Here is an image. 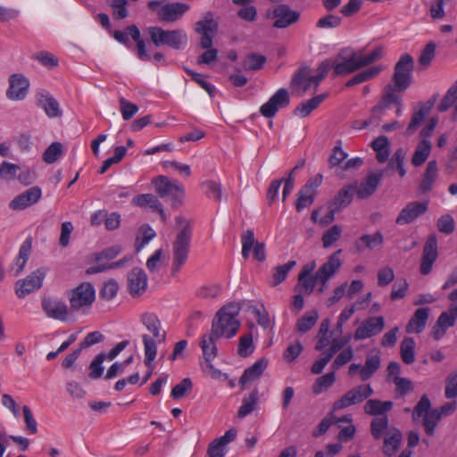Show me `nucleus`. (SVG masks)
Returning a JSON list of instances; mask_svg holds the SVG:
<instances>
[{
	"label": "nucleus",
	"instance_id": "54",
	"mask_svg": "<svg viewBox=\"0 0 457 457\" xmlns=\"http://www.w3.org/2000/svg\"><path fill=\"white\" fill-rule=\"evenodd\" d=\"M62 154V145L59 142L52 143L45 151L43 160L46 163H54Z\"/></svg>",
	"mask_w": 457,
	"mask_h": 457
},
{
	"label": "nucleus",
	"instance_id": "58",
	"mask_svg": "<svg viewBox=\"0 0 457 457\" xmlns=\"http://www.w3.org/2000/svg\"><path fill=\"white\" fill-rule=\"evenodd\" d=\"M342 235V228L338 225H334L328 229L322 237V244L325 248L330 247L337 242Z\"/></svg>",
	"mask_w": 457,
	"mask_h": 457
},
{
	"label": "nucleus",
	"instance_id": "39",
	"mask_svg": "<svg viewBox=\"0 0 457 457\" xmlns=\"http://www.w3.org/2000/svg\"><path fill=\"white\" fill-rule=\"evenodd\" d=\"M380 367V354H370L367 356L364 366L360 369V375L362 381L368 380Z\"/></svg>",
	"mask_w": 457,
	"mask_h": 457
},
{
	"label": "nucleus",
	"instance_id": "16",
	"mask_svg": "<svg viewBox=\"0 0 457 457\" xmlns=\"http://www.w3.org/2000/svg\"><path fill=\"white\" fill-rule=\"evenodd\" d=\"M9 87L6 90V97L11 101H21L26 98L29 88V80L21 73H15L9 78Z\"/></svg>",
	"mask_w": 457,
	"mask_h": 457
},
{
	"label": "nucleus",
	"instance_id": "10",
	"mask_svg": "<svg viewBox=\"0 0 457 457\" xmlns=\"http://www.w3.org/2000/svg\"><path fill=\"white\" fill-rule=\"evenodd\" d=\"M331 69V63L329 60L322 62L317 69V74L312 76L306 71H302L294 79V84L299 86L303 92H306L312 87L316 88L320 82L325 78L329 70Z\"/></svg>",
	"mask_w": 457,
	"mask_h": 457
},
{
	"label": "nucleus",
	"instance_id": "2",
	"mask_svg": "<svg viewBox=\"0 0 457 457\" xmlns=\"http://www.w3.org/2000/svg\"><path fill=\"white\" fill-rule=\"evenodd\" d=\"M455 408V403H449L439 409H431L430 401L428 397L424 395L413 409L412 420L416 423L421 421L426 434L433 436L441 418L453 413Z\"/></svg>",
	"mask_w": 457,
	"mask_h": 457
},
{
	"label": "nucleus",
	"instance_id": "6",
	"mask_svg": "<svg viewBox=\"0 0 457 457\" xmlns=\"http://www.w3.org/2000/svg\"><path fill=\"white\" fill-rule=\"evenodd\" d=\"M71 311L87 314L96 300V289L89 282H82L68 294Z\"/></svg>",
	"mask_w": 457,
	"mask_h": 457
},
{
	"label": "nucleus",
	"instance_id": "35",
	"mask_svg": "<svg viewBox=\"0 0 457 457\" xmlns=\"http://www.w3.org/2000/svg\"><path fill=\"white\" fill-rule=\"evenodd\" d=\"M31 252V241L29 239H26L21 245L19 248V253L17 258L14 261L12 270L14 272V276L20 275L24 270L26 263L29 260V254Z\"/></svg>",
	"mask_w": 457,
	"mask_h": 457
},
{
	"label": "nucleus",
	"instance_id": "3",
	"mask_svg": "<svg viewBox=\"0 0 457 457\" xmlns=\"http://www.w3.org/2000/svg\"><path fill=\"white\" fill-rule=\"evenodd\" d=\"M240 306L236 303L224 305L216 314L212 321L211 330L220 337H233L240 326L237 315Z\"/></svg>",
	"mask_w": 457,
	"mask_h": 457
},
{
	"label": "nucleus",
	"instance_id": "57",
	"mask_svg": "<svg viewBox=\"0 0 457 457\" xmlns=\"http://www.w3.org/2000/svg\"><path fill=\"white\" fill-rule=\"evenodd\" d=\"M353 199V187L351 186L344 187L335 198L334 204L337 210L347 206Z\"/></svg>",
	"mask_w": 457,
	"mask_h": 457
},
{
	"label": "nucleus",
	"instance_id": "5",
	"mask_svg": "<svg viewBox=\"0 0 457 457\" xmlns=\"http://www.w3.org/2000/svg\"><path fill=\"white\" fill-rule=\"evenodd\" d=\"M148 33L156 46H166L171 49L182 50L188 43L187 34L180 29L165 30L160 27H150Z\"/></svg>",
	"mask_w": 457,
	"mask_h": 457
},
{
	"label": "nucleus",
	"instance_id": "30",
	"mask_svg": "<svg viewBox=\"0 0 457 457\" xmlns=\"http://www.w3.org/2000/svg\"><path fill=\"white\" fill-rule=\"evenodd\" d=\"M189 10V5L183 3H172L163 5L158 11V17L161 21L172 22L176 21Z\"/></svg>",
	"mask_w": 457,
	"mask_h": 457
},
{
	"label": "nucleus",
	"instance_id": "13",
	"mask_svg": "<svg viewBox=\"0 0 457 457\" xmlns=\"http://www.w3.org/2000/svg\"><path fill=\"white\" fill-rule=\"evenodd\" d=\"M457 323V305H449L447 310L442 312L436 321L435 322L432 330L431 336L436 340L438 341L444 337L446 334L447 330L453 327H454Z\"/></svg>",
	"mask_w": 457,
	"mask_h": 457
},
{
	"label": "nucleus",
	"instance_id": "22",
	"mask_svg": "<svg viewBox=\"0 0 457 457\" xmlns=\"http://www.w3.org/2000/svg\"><path fill=\"white\" fill-rule=\"evenodd\" d=\"M128 290L131 296L137 297L143 295L148 286V278L140 268L131 270L127 277Z\"/></svg>",
	"mask_w": 457,
	"mask_h": 457
},
{
	"label": "nucleus",
	"instance_id": "64",
	"mask_svg": "<svg viewBox=\"0 0 457 457\" xmlns=\"http://www.w3.org/2000/svg\"><path fill=\"white\" fill-rule=\"evenodd\" d=\"M445 393L448 399L457 396V370L447 377Z\"/></svg>",
	"mask_w": 457,
	"mask_h": 457
},
{
	"label": "nucleus",
	"instance_id": "44",
	"mask_svg": "<svg viewBox=\"0 0 457 457\" xmlns=\"http://www.w3.org/2000/svg\"><path fill=\"white\" fill-rule=\"evenodd\" d=\"M325 98L326 95H320L302 103L295 109V114L302 118L307 117Z\"/></svg>",
	"mask_w": 457,
	"mask_h": 457
},
{
	"label": "nucleus",
	"instance_id": "37",
	"mask_svg": "<svg viewBox=\"0 0 457 457\" xmlns=\"http://www.w3.org/2000/svg\"><path fill=\"white\" fill-rule=\"evenodd\" d=\"M430 109V105L423 104L420 105L418 109L414 110L411 122L405 131L406 136H411L414 133V131L421 125L425 118L428 115Z\"/></svg>",
	"mask_w": 457,
	"mask_h": 457
},
{
	"label": "nucleus",
	"instance_id": "28",
	"mask_svg": "<svg viewBox=\"0 0 457 457\" xmlns=\"http://www.w3.org/2000/svg\"><path fill=\"white\" fill-rule=\"evenodd\" d=\"M220 338L218 335L210 330L200 337L199 345L203 352L204 361H212L218 355L216 341Z\"/></svg>",
	"mask_w": 457,
	"mask_h": 457
},
{
	"label": "nucleus",
	"instance_id": "48",
	"mask_svg": "<svg viewBox=\"0 0 457 457\" xmlns=\"http://www.w3.org/2000/svg\"><path fill=\"white\" fill-rule=\"evenodd\" d=\"M454 103H456L454 111L457 114V80L447 90L444 98L439 103L437 108L440 112H445L449 109Z\"/></svg>",
	"mask_w": 457,
	"mask_h": 457
},
{
	"label": "nucleus",
	"instance_id": "56",
	"mask_svg": "<svg viewBox=\"0 0 457 457\" xmlns=\"http://www.w3.org/2000/svg\"><path fill=\"white\" fill-rule=\"evenodd\" d=\"M266 59L260 54H250L243 62L242 69L244 71L260 70L265 63Z\"/></svg>",
	"mask_w": 457,
	"mask_h": 457
},
{
	"label": "nucleus",
	"instance_id": "49",
	"mask_svg": "<svg viewBox=\"0 0 457 457\" xmlns=\"http://www.w3.org/2000/svg\"><path fill=\"white\" fill-rule=\"evenodd\" d=\"M437 177V165L436 161H430L426 169V172L422 182L420 184L421 188L424 191L430 190Z\"/></svg>",
	"mask_w": 457,
	"mask_h": 457
},
{
	"label": "nucleus",
	"instance_id": "43",
	"mask_svg": "<svg viewBox=\"0 0 457 457\" xmlns=\"http://www.w3.org/2000/svg\"><path fill=\"white\" fill-rule=\"evenodd\" d=\"M382 71L380 65L370 67L356 75H354L348 82L347 86H353L363 83L376 78Z\"/></svg>",
	"mask_w": 457,
	"mask_h": 457
},
{
	"label": "nucleus",
	"instance_id": "17",
	"mask_svg": "<svg viewBox=\"0 0 457 457\" xmlns=\"http://www.w3.org/2000/svg\"><path fill=\"white\" fill-rule=\"evenodd\" d=\"M42 309L45 314L50 319L67 321L71 316L66 303L58 298H44L42 300Z\"/></svg>",
	"mask_w": 457,
	"mask_h": 457
},
{
	"label": "nucleus",
	"instance_id": "50",
	"mask_svg": "<svg viewBox=\"0 0 457 457\" xmlns=\"http://www.w3.org/2000/svg\"><path fill=\"white\" fill-rule=\"evenodd\" d=\"M319 313L316 311L306 312L296 323V328L300 333H306L317 322Z\"/></svg>",
	"mask_w": 457,
	"mask_h": 457
},
{
	"label": "nucleus",
	"instance_id": "21",
	"mask_svg": "<svg viewBox=\"0 0 457 457\" xmlns=\"http://www.w3.org/2000/svg\"><path fill=\"white\" fill-rule=\"evenodd\" d=\"M267 16L276 20L273 24L274 27L283 29L296 22L300 14L291 10L287 5L280 4L272 11H268Z\"/></svg>",
	"mask_w": 457,
	"mask_h": 457
},
{
	"label": "nucleus",
	"instance_id": "33",
	"mask_svg": "<svg viewBox=\"0 0 457 457\" xmlns=\"http://www.w3.org/2000/svg\"><path fill=\"white\" fill-rule=\"evenodd\" d=\"M383 176V172H372L370 173L365 180L361 182L356 187V194L360 198H366L372 195L376 190L381 178Z\"/></svg>",
	"mask_w": 457,
	"mask_h": 457
},
{
	"label": "nucleus",
	"instance_id": "26",
	"mask_svg": "<svg viewBox=\"0 0 457 457\" xmlns=\"http://www.w3.org/2000/svg\"><path fill=\"white\" fill-rule=\"evenodd\" d=\"M428 210L427 202H412L404 207L396 219V223L404 225L412 222Z\"/></svg>",
	"mask_w": 457,
	"mask_h": 457
},
{
	"label": "nucleus",
	"instance_id": "36",
	"mask_svg": "<svg viewBox=\"0 0 457 457\" xmlns=\"http://www.w3.org/2000/svg\"><path fill=\"white\" fill-rule=\"evenodd\" d=\"M38 105L45 111L49 118L61 116V110L58 102L49 94H42L38 99Z\"/></svg>",
	"mask_w": 457,
	"mask_h": 457
},
{
	"label": "nucleus",
	"instance_id": "46",
	"mask_svg": "<svg viewBox=\"0 0 457 457\" xmlns=\"http://www.w3.org/2000/svg\"><path fill=\"white\" fill-rule=\"evenodd\" d=\"M156 236L155 231L147 224L141 226L136 238L137 249H143Z\"/></svg>",
	"mask_w": 457,
	"mask_h": 457
},
{
	"label": "nucleus",
	"instance_id": "38",
	"mask_svg": "<svg viewBox=\"0 0 457 457\" xmlns=\"http://www.w3.org/2000/svg\"><path fill=\"white\" fill-rule=\"evenodd\" d=\"M371 147L376 152L377 160L385 162L388 160L390 154L389 140L385 136H379L371 142Z\"/></svg>",
	"mask_w": 457,
	"mask_h": 457
},
{
	"label": "nucleus",
	"instance_id": "59",
	"mask_svg": "<svg viewBox=\"0 0 457 457\" xmlns=\"http://www.w3.org/2000/svg\"><path fill=\"white\" fill-rule=\"evenodd\" d=\"M436 45L431 41L426 45L419 57V62L423 67L427 68L435 57Z\"/></svg>",
	"mask_w": 457,
	"mask_h": 457
},
{
	"label": "nucleus",
	"instance_id": "18",
	"mask_svg": "<svg viewBox=\"0 0 457 457\" xmlns=\"http://www.w3.org/2000/svg\"><path fill=\"white\" fill-rule=\"evenodd\" d=\"M242 255L244 258L249 256L253 250V259L262 262L266 259L265 245L255 240L254 234L252 230H246L241 237Z\"/></svg>",
	"mask_w": 457,
	"mask_h": 457
},
{
	"label": "nucleus",
	"instance_id": "63",
	"mask_svg": "<svg viewBox=\"0 0 457 457\" xmlns=\"http://www.w3.org/2000/svg\"><path fill=\"white\" fill-rule=\"evenodd\" d=\"M202 187L208 197L220 200L221 198V186L215 181H206L202 184Z\"/></svg>",
	"mask_w": 457,
	"mask_h": 457
},
{
	"label": "nucleus",
	"instance_id": "60",
	"mask_svg": "<svg viewBox=\"0 0 457 457\" xmlns=\"http://www.w3.org/2000/svg\"><path fill=\"white\" fill-rule=\"evenodd\" d=\"M303 346L300 341L290 344L283 353V359L286 362H293L303 352Z\"/></svg>",
	"mask_w": 457,
	"mask_h": 457
},
{
	"label": "nucleus",
	"instance_id": "29",
	"mask_svg": "<svg viewBox=\"0 0 457 457\" xmlns=\"http://www.w3.org/2000/svg\"><path fill=\"white\" fill-rule=\"evenodd\" d=\"M322 177L318 175L314 181H309L299 192V197L296 203L298 212L309 207L314 199L315 188L321 183Z\"/></svg>",
	"mask_w": 457,
	"mask_h": 457
},
{
	"label": "nucleus",
	"instance_id": "31",
	"mask_svg": "<svg viewBox=\"0 0 457 457\" xmlns=\"http://www.w3.org/2000/svg\"><path fill=\"white\" fill-rule=\"evenodd\" d=\"M132 204L141 208H148L152 211L158 212L162 217V220L165 221L167 220L166 214L163 211L162 204L153 194H141L135 196L132 199Z\"/></svg>",
	"mask_w": 457,
	"mask_h": 457
},
{
	"label": "nucleus",
	"instance_id": "42",
	"mask_svg": "<svg viewBox=\"0 0 457 457\" xmlns=\"http://www.w3.org/2000/svg\"><path fill=\"white\" fill-rule=\"evenodd\" d=\"M258 403V393L256 390L245 396L238 409L237 417L243 419L252 413Z\"/></svg>",
	"mask_w": 457,
	"mask_h": 457
},
{
	"label": "nucleus",
	"instance_id": "23",
	"mask_svg": "<svg viewBox=\"0 0 457 457\" xmlns=\"http://www.w3.org/2000/svg\"><path fill=\"white\" fill-rule=\"evenodd\" d=\"M437 239L436 237L432 235L427 239L421 258L420 272L423 275H428L433 268V264L437 259Z\"/></svg>",
	"mask_w": 457,
	"mask_h": 457
},
{
	"label": "nucleus",
	"instance_id": "61",
	"mask_svg": "<svg viewBox=\"0 0 457 457\" xmlns=\"http://www.w3.org/2000/svg\"><path fill=\"white\" fill-rule=\"evenodd\" d=\"M105 353L98 354L90 363L89 377L92 378H99L104 372L103 362L105 361Z\"/></svg>",
	"mask_w": 457,
	"mask_h": 457
},
{
	"label": "nucleus",
	"instance_id": "53",
	"mask_svg": "<svg viewBox=\"0 0 457 457\" xmlns=\"http://www.w3.org/2000/svg\"><path fill=\"white\" fill-rule=\"evenodd\" d=\"M389 428L386 417L376 418L372 420L370 424L371 434L376 439L381 438L384 433H386Z\"/></svg>",
	"mask_w": 457,
	"mask_h": 457
},
{
	"label": "nucleus",
	"instance_id": "19",
	"mask_svg": "<svg viewBox=\"0 0 457 457\" xmlns=\"http://www.w3.org/2000/svg\"><path fill=\"white\" fill-rule=\"evenodd\" d=\"M289 104V95L287 89L279 88L265 104L260 107V112L266 118L276 115L280 108Z\"/></svg>",
	"mask_w": 457,
	"mask_h": 457
},
{
	"label": "nucleus",
	"instance_id": "55",
	"mask_svg": "<svg viewBox=\"0 0 457 457\" xmlns=\"http://www.w3.org/2000/svg\"><path fill=\"white\" fill-rule=\"evenodd\" d=\"M358 54L361 60V65L363 68L380 60L384 55V49L383 47L378 46L369 54H364L362 52H358Z\"/></svg>",
	"mask_w": 457,
	"mask_h": 457
},
{
	"label": "nucleus",
	"instance_id": "41",
	"mask_svg": "<svg viewBox=\"0 0 457 457\" xmlns=\"http://www.w3.org/2000/svg\"><path fill=\"white\" fill-rule=\"evenodd\" d=\"M415 340L411 337H404L400 345V353L403 361L411 364L415 361Z\"/></svg>",
	"mask_w": 457,
	"mask_h": 457
},
{
	"label": "nucleus",
	"instance_id": "45",
	"mask_svg": "<svg viewBox=\"0 0 457 457\" xmlns=\"http://www.w3.org/2000/svg\"><path fill=\"white\" fill-rule=\"evenodd\" d=\"M393 403L378 400H369L364 405V411L370 415H379L392 409Z\"/></svg>",
	"mask_w": 457,
	"mask_h": 457
},
{
	"label": "nucleus",
	"instance_id": "32",
	"mask_svg": "<svg viewBox=\"0 0 457 457\" xmlns=\"http://www.w3.org/2000/svg\"><path fill=\"white\" fill-rule=\"evenodd\" d=\"M402 433L396 428H390L387 429L386 433V436L384 438V444L382 451L383 453L388 456L392 457L399 449V446L402 442Z\"/></svg>",
	"mask_w": 457,
	"mask_h": 457
},
{
	"label": "nucleus",
	"instance_id": "47",
	"mask_svg": "<svg viewBox=\"0 0 457 457\" xmlns=\"http://www.w3.org/2000/svg\"><path fill=\"white\" fill-rule=\"evenodd\" d=\"M336 381L335 372H329L323 376L319 377L313 386L312 392L314 395H320L322 392L328 390Z\"/></svg>",
	"mask_w": 457,
	"mask_h": 457
},
{
	"label": "nucleus",
	"instance_id": "62",
	"mask_svg": "<svg viewBox=\"0 0 457 457\" xmlns=\"http://www.w3.org/2000/svg\"><path fill=\"white\" fill-rule=\"evenodd\" d=\"M192 386L191 380L189 378H184L172 388L170 396L174 399H180L191 391Z\"/></svg>",
	"mask_w": 457,
	"mask_h": 457
},
{
	"label": "nucleus",
	"instance_id": "11",
	"mask_svg": "<svg viewBox=\"0 0 457 457\" xmlns=\"http://www.w3.org/2000/svg\"><path fill=\"white\" fill-rule=\"evenodd\" d=\"M46 275L44 268L37 269L23 279H19L15 283V293L19 298H24L26 295L38 290L43 285Z\"/></svg>",
	"mask_w": 457,
	"mask_h": 457
},
{
	"label": "nucleus",
	"instance_id": "24",
	"mask_svg": "<svg viewBox=\"0 0 457 457\" xmlns=\"http://www.w3.org/2000/svg\"><path fill=\"white\" fill-rule=\"evenodd\" d=\"M316 269V262L312 261L308 262L303 267L298 278V284L295 290H299L304 294H311L316 284H320L316 279V275L312 276V272Z\"/></svg>",
	"mask_w": 457,
	"mask_h": 457
},
{
	"label": "nucleus",
	"instance_id": "4",
	"mask_svg": "<svg viewBox=\"0 0 457 457\" xmlns=\"http://www.w3.org/2000/svg\"><path fill=\"white\" fill-rule=\"evenodd\" d=\"M176 221L179 231L172 247L173 262L171 270L173 273L178 272L186 263L191 239V229L188 221L183 217H178Z\"/></svg>",
	"mask_w": 457,
	"mask_h": 457
},
{
	"label": "nucleus",
	"instance_id": "14",
	"mask_svg": "<svg viewBox=\"0 0 457 457\" xmlns=\"http://www.w3.org/2000/svg\"><path fill=\"white\" fill-rule=\"evenodd\" d=\"M342 250H338L332 253L328 261L323 263L316 272V279L320 283V292H324L328 287V281L332 278L342 266L340 254Z\"/></svg>",
	"mask_w": 457,
	"mask_h": 457
},
{
	"label": "nucleus",
	"instance_id": "52",
	"mask_svg": "<svg viewBox=\"0 0 457 457\" xmlns=\"http://www.w3.org/2000/svg\"><path fill=\"white\" fill-rule=\"evenodd\" d=\"M295 264L296 262L295 261H290L284 265L278 266L274 270L270 284L275 287L283 282L286 279L289 270L293 269Z\"/></svg>",
	"mask_w": 457,
	"mask_h": 457
},
{
	"label": "nucleus",
	"instance_id": "7",
	"mask_svg": "<svg viewBox=\"0 0 457 457\" xmlns=\"http://www.w3.org/2000/svg\"><path fill=\"white\" fill-rule=\"evenodd\" d=\"M156 193L161 197H169L173 206H178L185 195V189L177 181H171L167 177L159 176L152 179Z\"/></svg>",
	"mask_w": 457,
	"mask_h": 457
},
{
	"label": "nucleus",
	"instance_id": "12",
	"mask_svg": "<svg viewBox=\"0 0 457 457\" xmlns=\"http://www.w3.org/2000/svg\"><path fill=\"white\" fill-rule=\"evenodd\" d=\"M330 63L337 75L348 74L362 68L358 52L344 51Z\"/></svg>",
	"mask_w": 457,
	"mask_h": 457
},
{
	"label": "nucleus",
	"instance_id": "8",
	"mask_svg": "<svg viewBox=\"0 0 457 457\" xmlns=\"http://www.w3.org/2000/svg\"><path fill=\"white\" fill-rule=\"evenodd\" d=\"M374 391L369 384L357 386L347 391L333 403V411L346 409L361 403L372 395Z\"/></svg>",
	"mask_w": 457,
	"mask_h": 457
},
{
	"label": "nucleus",
	"instance_id": "27",
	"mask_svg": "<svg viewBox=\"0 0 457 457\" xmlns=\"http://www.w3.org/2000/svg\"><path fill=\"white\" fill-rule=\"evenodd\" d=\"M268 365L269 360L267 358H261L256 361L244 371L239 379V385L245 388L247 385L257 380L267 369Z\"/></svg>",
	"mask_w": 457,
	"mask_h": 457
},
{
	"label": "nucleus",
	"instance_id": "40",
	"mask_svg": "<svg viewBox=\"0 0 457 457\" xmlns=\"http://www.w3.org/2000/svg\"><path fill=\"white\" fill-rule=\"evenodd\" d=\"M432 145L428 139H421L418 144L413 155L411 163L418 167L423 164L430 154Z\"/></svg>",
	"mask_w": 457,
	"mask_h": 457
},
{
	"label": "nucleus",
	"instance_id": "51",
	"mask_svg": "<svg viewBox=\"0 0 457 457\" xmlns=\"http://www.w3.org/2000/svg\"><path fill=\"white\" fill-rule=\"evenodd\" d=\"M451 0H435L429 6V15L433 21H442L446 16L445 5Z\"/></svg>",
	"mask_w": 457,
	"mask_h": 457
},
{
	"label": "nucleus",
	"instance_id": "1",
	"mask_svg": "<svg viewBox=\"0 0 457 457\" xmlns=\"http://www.w3.org/2000/svg\"><path fill=\"white\" fill-rule=\"evenodd\" d=\"M140 321L147 333L142 335L145 363L151 366L157 355V345L165 342L166 331L154 312H145L140 315Z\"/></svg>",
	"mask_w": 457,
	"mask_h": 457
},
{
	"label": "nucleus",
	"instance_id": "34",
	"mask_svg": "<svg viewBox=\"0 0 457 457\" xmlns=\"http://www.w3.org/2000/svg\"><path fill=\"white\" fill-rule=\"evenodd\" d=\"M428 317V308L417 309L406 326V332L410 334L422 332L427 325Z\"/></svg>",
	"mask_w": 457,
	"mask_h": 457
},
{
	"label": "nucleus",
	"instance_id": "9",
	"mask_svg": "<svg viewBox=\"0 0 457 457\" xmlns=\"http://www.w3.org/2000/svg\"><path fill=\"white\" fill-rule=\"evenodd\" d=\"M413 59L410 54H403L396 62L394 73L395 89L404 91L411 83Z\"/></svg>",
	"mask_w": 457,
	"mask_h": 457
},
{
	"label": "nucleus",
	"instance_id": "25",
	"mask_svg": "<svg viewBox=\"0 0 457 457\" xmlns=\"http://www.w3.org/2000/svg\"><path fill=\"white\" fill-rule=\"evenodd\" d=\"M42 192L37 187H33L14 197L9 206L12 210H23L39 201Z\"/></svg>",
	"mask_w": 457,
	"mask_h": 457
},
{
	"label": "nucleus",
	"instance_id": "20",
	"mask_svg": "<svg viewBox=\"0 0 457 457\" xmlns=\"http://www.w3.org/2000/svg\"><path fill=\"white\" fill-rule=\"evenodd\" d=\"M385 327L384 318L381 316L371 317L364 320L356 328L353 338L355 340H364L379 334Z\"/></svg>",
	"mask_w": 457,
	"mask_h": 457
},
{
	"label": "nucleus",
	"instance_id": "15",
	"mask_svg": "<svg viewBox=\"0 0 457 457\" xmlns=\"http://www.w3.org/2000/svg\"><path fill=\"white\" fill-rule=\"evenodd\" d=\"M217 29L218 21L211 12L205 13L204 18L195 23V30L202 36L200 44L203 48L212 47V38Z\"/></svg>",
	"mask_w": 457,
	"mask_h": 457
}]
</instances>
